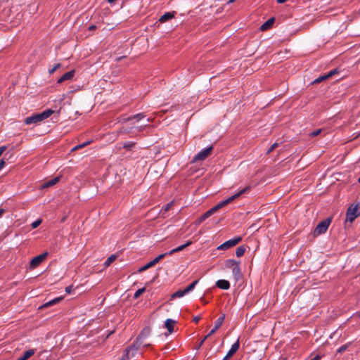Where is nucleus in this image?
I'll use <instances>...</instances> for the list:
<instances>
[{
    "label": "nucleus",
    "mask_w": 360,
    "mask_h": 360,
    "mask_svg": "<svg viewBox=\"0 0 360 360\" xmlns=\"http://www.w3.org/2000/svg\"><path fill=\"white\" fill-rule=\"evenodd\" d=\"M249 189L248 187H246L243 189H242L238 193H236L235 195L231 196L230 198L226 199L224 201L220 202L217 205L205 212L200 218H198L195 221V224L199 225L204 220L210 217L211 215H212L214 213H215L217 211H218L219 209L222 208L223 207L227 205L230 202H233L234 200L238 198L239 196H240L242 194L245 193Z\"/></svg>",
    "instance_id": "obj_1"
},
{
    "label": "nucleus",
    "mask_w": 360,
    "mask_h": 360,
    "mask_svg": "<svg viewBox=\"0 0 360 360\" xmlns=\"http://www.w3.org/2000/svg\"><path fill=\"white\" fill-rule=\"evenodd\" d=\"M53 113V110L49 109L41 113L33 114L24 120L26 124H37L49 117Z\"/></svg>",
    "instance_id": "obj_2"
},
{
    "label": "nucleus",
    "mask_w": 360,
    "mask_h": 360,
    "mask_svg": "<svg viewBox=\"0 0 360 360\" xmlns=\"http://www.w3.org/2000/svg\"><path fill=\"white\" fill-rule=\"evenodd\" d=\"M151 332V329L150 327H145L139 335L137 337L136 341L133 343L131 346H133L135 349H139L141 345L143 344L144 346L148 347L150 345L149 343H144V339L149 337Z\"/></svg>",
    "instance_id": "obj_3"
},
{
    "label": "nucleus",
    "mask_w": 360,
    "mask_h": 360,
    "mask_svg": "<svg viewBox=\"0 0 360 360\" xmlns=\"http://www.w3.org/2000/svg\"><path fill=\"white\" fill-rule=\"evenodd\" d=\"M360 215V206L359 205H352L347 211L346 222L350 223Z\"/></svg>",
    "instance_id": "obj_4"
},
{
    "label": "nucleus",
    "mask_w": 360,
    "mask_h": 360,
    "mask_svg": "<svg viewBox=\"0 0 360 360\" xmlns=\"http://www.w3.org/2000/svg\"><path fill=\"white\" fill-rule=\"evenodd\" d=\"M213 146H209L208 148L202 150L199 153H198L193 159L192 162H197L198 161H202L208 158L212 153Z\"/></svg>",
    "instance_id": "obj_5"
},
{
    "label": "nucleus",
    "mask_w": 360,
    "mask_h": 360,
    "mask_svg": "<svg viewBox=\"0 0 360 360\" xmlns=\"http://www.w3.org/2000/svg\"><path fill=\"white\" fill-rule=\"evenodd\" d=\"M331 219L330 218H327L325 220L321 221L316 227L314 230V235L318 236L324 233L327 231Z\"/></svg>",
    "instance_id": "obj_6"
},
{
    "label": "nucleus",
    "mask_w": 360,
    "mask_h": 360,
    "mask_svg": "<svg viewBox=\"0 0 360 360\" xmlns=\"http://www.w3.org/2000/svg\"><path fill=\"white\" fill-rule=\"evenodd\" d=\"M47 255H48V252H45L34 257L30 263V269H35L39 265H40L45 260Z\"/></svg>",
    "instance_id": "obj_7"
},
{
    "label": "nucleus",
    "mask_w": 360,
    "mask_h": 360,
    "mask_svg": "<svg viewBox=\"0 0 360 360\" xmlns=\"http://www.w3.org/2000/svg\"><path fill=\"white\" fill-rule=\"evenodd\" d=\"M241 240H242V238L240 236L234 238L233 239L226 241L225 243H224L223 244L219 245L217 249L218 250H228L229 248L236 245L238 243L240 242Z\"/></svg>",
    "instance_id": "obj_8"
},
{
    "label": "nucleus",
    "mask_w": 360,
    "mask_h": 360,
    "mask_svg": "<svg viewBox=\"0 0 360 360\" xmlns=\"http://www.w3.org/2000/svg\"><path fill=\"white\" fill-rule=\"evenodd\" d=\"M145 117H146L145 113L141 112V113H138L133 116H130V117H123L120 119V122H121L122 123H124V122H127L129 121H132V120L139 122V121L141 120L142 119H143Z\"/></svg>",
    "instance_id": "obj_9"
},
{
    "label": "nucleus",
    "mask_w": 360,
    "mask_h": 360,
    "mask_svg": "<svg viewBox=\"0 0 360 360\" xmlns=\"http://www.w3.org/2000/svg\"><path fill=\"white\" fill-rule=\"evenodd\" d=\"M240 342L239 340H238L231 347L230 350L228 352L226 356L223 359V360H228L230 359L239 349Z\"/></svg>",
    "instance_id": "obj_10"
},
{
    "label": "nucleus",
    "mask_w": 360,
    "mask_h": 360,
    "mask_svg": "<svg viewBox=\"0 0 360 360\" xmlns=\"http://www.w3.org/2000/svg\"><path fill=\"white\" fill-rule=\"evenodd\" d=\"M175 14V11L167 12L162 15L156 22H165L166 21L171 20L174 18Z\"/></svg>",
    "instance_id": "obj_11"
},
{
    "label": "nucleus",
    "mask_w": 360,
    "mask_h": 360,
    "mask_svg": "<svg viewBox=\"0 0 360 360\" xmlns=\"http://www.w3.org/2000/svg\"><path fill=\"white\" fill-rule=\"evenodd\" d=\"M225 319V315L222 314L214 323V327L211 331L207 334V336H211L213 335L218 328L222 325L223 321Z\"/></svg>",
    "instance_id": "obj_12"
},
{
    "label": "nucleus",
    "mask_w": 360,
    "mask_h": 360,
    "mask_svg": "<svg viewBox=\"0 0 360 360\" xmlns=\"http://www.w3.org/2000/svg\"><path fill=\"white\" fill-rule=\"evenodd\" d=\"M63 299V297H56L49 302H47L46 303H45L44 304L41 305V307H39V309H44V308H47V307H51L57 303H58L59 302H60Z\"/></svg>",
    "instance_id": "obj_13"
},
{
    "label": "nucleus",
    "mask_w": 360,
    "mask_h": 360,
    "mask_svg": "<svg viewBox=\"0 0 360 360\" xmlns=\"http://www.w3.org/2000/svg\"><path fill=\"white\" fill-rule=\"evenodd\" d=\"M216 285L221 289L228 290L230 288V283L228 281L221 279L216 282Z\"/></svg>",
    "instance_id": "obj_14"
},
{
    "label": "nucleus",
    "mask_w": 360,
    "mask_h": 360,
    "mask_svg": "<svg viewBox=\"0 0 360 360\" xmlns=\"http://www.w3.org/2000/svg\"><path fill=\"white\" fill-rule=\"evenodd\" d=\"M74 74H75V72L74 70H71L68 72H66L65 74H64L61 77H60L58 80V83H62L65 81H67V80H70L73 76H74Z\"/></svg>",
    "instance_id": "obj_15"
},
{
    "label": "nucleus",
    "mask_w": 360,
    "mask_h": 360,
    "mask_svg": "<svg viewBox=\"0 0 360 360\" xmlns=\"http://www.w3.org/2000/svg\"><path fill=\"white\" fill-rule=\"evenodd\" d=\"M192 243L191 241H188L186 243H185L184 245H180L179 247H177L176 248H174L172 250H170L169 252H168V255H171L175 252H180L183 250H184L186 248H187L188 246L191 245Z\"/></svg>",
    "instance_id": "obj_16"
},
{
    "label": "nucleus",
    "mask_w": 360,
    "mask_h": 360,
    "mask_svg": "<svg viewBox=\"0 0 360 360\" xmlns=\"http://www.w3.org/2000/svg\"><path fill=\"white\" fill-rule=\"evenodd\" d=\"M175 324V321L168 319L165 322V326L167 329L169 333H172L174 330V326Z\"/></svg>",
    "instance_id": "obj_17"
},
{
    "label": "nucleus",
    "mask_w": 360,
    "mask_h": 360,
    "mask_svg": "<svg viewBox=\"0 0 360 360\" xmlns=\"http://www.w3.org/2000/svg\"><path fill=\"white\" fill-rule=\"evenodd\" d=\"M35 353V349H32L30 350L26 351L24 354L18 359V360H27L29 358H30Z\"/></svg>",
    "instance_id": "obj_18"
},
{
    "label": "nucleus",
    "mask_w": 360,
    "mask_h": 360,
    "mask_svg": "<svg viewBox=\"0 0 360 360\" xmlns=\"http://www.w3.org/2000/svg\"><path fill=\"white\" fill-rule=\"evenodd\" d=\"M232 274L236 280H238L241 276L239 263L237 265H235V266H233V268L232 269Z\"/></svg>",
    "instance_id": "obj_19"
},
{
    "label": "nucleus",
    "mask_w": 360,
    "mask_h": 360,
    "mask_svg": "<svg viewBox=\"0 0 360 360\" xmlns=\"http://www.w3.org/2000/svg\"><path fill=\"white\" fill-rule=\"evenodd\" d=\"M59 181V177H56L50 181H46V183H44L41 188H49V187H51L55 184H56Z\"/></svg>",
    "instance_id": "obj_20"
},
{
    "label": "nucleus",
    "mask_w": 360,
    "mask_h": 360,
    "mask_svg": "<svg viewBox=\"0 0 360 360\" xmlns=\"http://www.w3.org/2000/svg\"><path fill=\"white\" fill-rule=\"evenodd\" d=\"M239 262H236L234 259H227L225 261L224 266L227 269H233L235 265H237Z\"/></svg>",
    "instance_id": "obj_21"
},
{
    "label": "nucleus",
    "mask_w": 360,
    "mask_h": 360,
    "mask_svg": "<svg viewBox=\"0 0 360 360\" xmlns=\"http://www.w3.org/2000/svg\"><path fill=\"white\" fill-rule=\"evenodd\" d=\"M186 294H187V292H186L185 289L184 290H179L176 291V292H174V294L172 295L171 299L173 300V299H175L176 297H182Z\"/></svg>",
    "instance_id": "obj_22"
},
{
    "label": "nucleus",
    "mask_w": 360,
    "mask_h": 360,
    "mask_svg": "<svg viewBox=\"0 0 360 360\" xmlns=\"http://www.w3.org/2000/svg\"><path fill=\"white\" fill-rule=\"evenodd\" d=\"M245 252V247L241 245L236 248V255L237 257H240L244 255Z\"/></svg>",
    "instance_id": "obj_23"
},
{
    "label": "nucleus",
    "mask_w": 360,
    "mask_h": 360,
    "mask_svg": "<svg viewBox=\"0 0 360 360\" xmlns=\"http://www.w3.org/2000/svg\"><path fill=\"white\" fill-rule=\"evenodd\" d=\"M168 255V252H165L163 254L160 255L157 257H155L153 260H152L154 265H155L157 263H158L162 259L165 258Z\"/></svg>",
    "instance_id": "obj_24"
},
{
    "label": "nucleus",
    "mask_w": 360,
    "mask_h": 360,
    "mask_svg": "<svg viewBox=\"0 0 360 360\" xmlns=\"http://www.w3.org/2000/svg\"><path fill=\"white\" fill-rule=\"evenodd\" d=\"M134 129L133 127H122L120 129V133L128 134L131 133L132 129Z\"/></svg>",
    "instance_id": "obj_25"
},
{
    "label": "nucleus",
    "mask_w": 360,
    "mask_h": 360,
    "mask_svg": "<svg viewBox=\"0 0 360 360\" xmlns=\"http://www.w3.org/2000/svg\"><path fill=\"white\" fill-rule=\"evenodd\" d=\"M198 280H196V281H193V283H191L189 285H188L185 288L186 292L188 293L190 291L193 290L194 289L195 286L196 285V284L198 283Z\"/></svg>",
    "instance_id": "obj_26"
},
{
    "label": "nucleus",
    "mask_w": 360,
    "mask_h": 360,
    "mask_svg": "<svg viewBox=\"0 0 360 360\" xmlns=\"http://www.w3.org/2000/svg\"><path fill=\"white\" fill-rule=\"evenodd\" d=\"M155 266L154 264L153 263V262H148V264H146V265H144L143 266L141 267L139 269V272H142L143 271H146L147 269H148L149 268Z\"/></svg>",
    "instance_id": "obj_27"
},
{
    "label": "nucleus",
    "mask_w": 360,
    "mask_h": 360,
    "mask_svg": "<svg viewBox=\"0 0 360 360\" xmlns=\"http://www.w3.org/2000/svg\"><path fill=\"white\" fill-rule=\"evenodd\" d=\"M90 143H91V141H86L82 144L77 145L72 149V151H75L77 150L81 149V148H84V146H86L87 145H89Z\"/></svg>",
    "instance_id": "obj_28"
},
{
    "label": "nucleus",
    "mask_w": 360,
    "mask_h": 360,
    "mask_svg": "<svg viewBox=\"0 0 360 360\" xmlns=\"http://www.w3.org/2000/svg\"><path fill=\"white\" fill-rule=\"evenodd\" d=\"M328 79V77H327V75H322L319 77H318L317 79H316L314 82H313V84H318V83H320L323 80H326Z\"/></svg>",
    "instance_id": "obj_29"
},
{
    "label": "nucleus",
    "mask_w": 360,
    "mask_h": 360,
    "mask_svg": "<svg viewBox=\"0 0 360 360\" xmlns=\"http://www.w3.org/2000/svg\"><path fill=\"white\" fill-rule=\"evenodd\" d=\"M116 257L115 255H111L108 258V259L105 262V265L108 266L112 262L115 261Z\"/></svg>",
    "instance_id": "obj_30"
},
{
    "label": "nucleus",
    "mask_w": 360,
    "mask_h": 360,
    "mask_svg": "<svg viewBox=\"0 0 360 360\" xmlns=\"http://www.w3.org/2000/svg\"><path fill=\"white\" fill-rule=\"evenodd\" d=\"M273 24H262L259 30L262 32L269 30L272 27Z\"/></svg>",
    "instance_id": "obj_31"
},
{
    "label": "nucleus",
    "mask_w": 360,
    "mask_h": 360,
    "mask_svg": "<svg viewBox=\"0 0 360 360\" xmlns=\"http://www.w3.org/2000/svg\"><path fill=\"white\" fill-rule=\"evenodd\" d=\"M135 145L134 142H129V143H124L123 145V148L129 150L131 149L132 147H134Z\"/></svg>",
    "instance_id": "obj_32"
},
{
    "label": "nucleus",
    "mask_w": 360,
    "mask_h": 360,
    "mask_svg": "<svg viewBox=\"0 0 360 360\" xmlns=\"http://www.w3.org/2000/svg\"><path fill=\"white\" fill-rule=\"evenodd\" d=\"M146 291L145 288H142L141 289H139L134 294V298H138L142 293H143Z\"/></svg>",
    "instance_id": "obj_33"
},
{
    "label": "nucleus",
    "mask_w": 360,
    "mask_h": 360,
    "mask_svg": "<svg viewBox=\"0 0 360 360\" xmlns=\"http://www.w3.org/2000/svg\"><path fill=\"white\" fill-rule=\"evenodd\" d=\"M41 219H39L37 220H36L35 221L32 222L31 226H32V229H36L37 228L41 223Z\"/></svg>",
    "instance_id": "obj_34"
},
{
    "label": "nucleus",
    "mask_w": 360,
    "mask_h": 360,
    "mask_svg": "<svg viewBox=\"0 0 360 360\" xmlns=\"http://www.w3.org/2000/svg\"><path fill=\"white\" fill-rule=\"evenodd\" d=\"M321 131H322V130H321V129H316V130L313 131H312V132H311L309 135V136H311V137H314V136H318L319 134H321Z\"/></svg>",
    "instance_id": "obj_35"
},
{
    "label": "nucleus",
    "mask_w": 360,
    "mask_h": 360,
    "mask_svg": "<svg viewBox=\"0 0 360 360\" xmlns=\"http://www.w3.org/2000/svg\"><path fill=\"white\" fill-rule=\"evenodd\" d=\"M338 72V69H334L331 71H330L327 75L328 78H330L333 75H336Z\"/></svg>",
    "instance_id": "obj_36"
},
{
    "label": "nucleus",
    "mask_w": 360,
    "mask_h": 360,
    "mask_svg": "<svg viewBox=\"0 0 360 360\" xmlns=\"http://www.w3.org/2000/svg\"><path fill=\"white\" fill-rule=\"evenodd\" d=\"M278 146V143H274L270 148L267 150L266 153L269 154L271 152H272L274 150H275Z\"/></svg>",
    "instance_id": "obj_37"
},
{
    "label": "nucleus",
    "mask_w": 360,
    "mask_h": 360,
    "mask_svg": "<svg viewBox=\"0 0 360 360\" xmlns=\"http://www.w3.org/2000/svg\"><path fill=\"white\" fill-rule=\"evenodd\" d=\"M348 347V345H342V347H340L338 349V353H342L344 352L345 351L347 350Z\"/></svg>",
    "instance_id": "obj_38"
},
{
    "label": "nucleus",
    "mask_w": 360,
    "mask_h": 360,
    "mask_svg": "<svg viewBox=\"0 0 360 360\" xmlns=\"http://www.w3.org/2000/svg\"><path fill=\"white\" fill-rule=\"evenodd\" d=\"M61 66L60 63L56 64L52 69L49 70V73L52 74L58 68H59Z\"/></svg>",
    "instance_id": "obj_39"
},
{
    "label": "nucleus",
    "mask_w": 360,
    "mask_h": 360,
    "mask_svg": "<svg viewBox=\"0 0 360 360\" xmlns=\"http://www.w3.org/2000/svg\"><path fill=\"white\" fill-rule=\"evenodd\" d=\"M148 127V124H146V125H141V126H139V127H136V129H137L138 131H143L144 129H146V128Z\"/></svg>",
    "instance_id": "obj_40"
},
{
    "label": "nucleus",
    "mask_w": 360,
    "mask_h": 360,
    "mask_svg": "<svg viewBox=\"0 0 360 360\" xmlns=\"http://www.w3.org/2000/svg\"><path fill=\"white\" fill-rule=\"evenodd\" d=\"M96 29V26L94 25H91V26H89L88 27V30L89 32H93L94 30H95Z\"/></svg>",
    "instance_id": "obj_41"
},
{
    "label": "nucleus",
    "mask_w": 360,
    "mask_h": 360,
    "mask_svg": "<svg viewBox=\"0 0 360 360\" xmlns=\"http://www.w3.org/2000/svg\"><path fill=\"white\" fill-rule=\"evenodd\" d=\"M6 150V146H3L0 147V156L2 155V153Z\"/></svg>",
    "instance_id": "obj_42"
},
{
    "label": "nucleus",
    "mask_w": 360,
    "mask_h": 360,
    "mask_svg": "<svg viewBox=\"0 0 360 360\" xmlns=\"http://www.w3.org/2000/svg\"><path fill=\"white\" fill-rule=\"evenodd\" d=\"M72 287L71 285L66 287V288H65V292H66L67 293H68V294L71 293V292H72Z\"/></svg>",
    "instance_id": "obj_43"
},
{
    "label": "nucleus",
    "mask_w": 360,
    "mask_h": 360,
    "mask_svg": "<svg viewBox=\"0 0 360 360\" xmlns=\"http://www.w3.org/2000/svg\"><path fill=\"white\" fill-rule=\"evenodd\" d=\"M275 18L274 17H271L270 18H269L267 20L265 21V22H275Z\"/></svg>",
    "instance_id": "obj_44"
},
{
    "label": "nucleus",
    "mask_w": 360,
    "mask_h": 360,
    "mask_svg": "<svg viewBox=\"0 0 360 360\" xmlns=\"http://www.w3.org/2000/svg\"><path fill=\"white\" fill-rule=\"evenodd\" d=\"M5 165V161L4 160H0V170L3 169Z\"/></svg>",
    "instance_id": "obj_45"
},
{
    "label": "nucleus",
    "mask_w": 360,
    "mask_h": 360,
    "mask_svg": "<svg viewBox=\"0 0 360 360\" xmlns=\"http://www.w3.org/2000/svg\"><path fill=\"white\" fill-rule=\"evenodd\" d=\"M172 202H170L167 204L165 207V211H168L170 209V207L172 206Z\"/></svg>",
    "instance_id": "obj_46"
},
{
    "label": "nucleus",
    "mask_w": 360,
    "mask_h": 360,
    "mask_svg": "<svg viewBox=\"0 0 360 360\" xmlns=\"http://www.w3.org/2000/svg\"><path fill=\"white\" fill-rule=\"evenodd\" d=\"M321 356L319 354H316L315 356H314L311 360H320Z\"/></svg>",
    "instance_id": "obj_47"
},
{
    "label": "nucleus",
    "mask_w": 360,
    "mask_h": 360,
    "mask_svg": "<svg viewBox=\"0 0 360 360\" xmlns=\"http://www.w3.org/2000/svg\"><path fill=\"white\" fill-rule=\"evenodd\" d=\"M200 320V316H195L193 318V321H195V323H198Z\"/></svg>",
    "instance_id": "obj_48"
},
{
    "label": "nucleus",
    "mask_w": 360,
    "mask_h": 360,
    "mask_svg": "<svg viewBox=\"0 0 360 360\" xmlns=\"http://www.w3.org/2000/svg\"><path fill=\"white\" fill-rule=\"evenodd\" d=\"M209 336H207V335L202 340V341H200V346H201L203 342L205 341V340L208 338Z\"/></svg>",
    "instance_id": "obj_49"
},
{
    "label": "nucleus",
    "mask_w": 360,
    "mask_h": 360,
    "mask_svg": "<svg viewBox=\"0 0 360 360\" xmlns=\"http://www.w3.org/2000/svg\"><path fill=\"white\" fill-rule=\"evenodd\" d=\"M5 213V210L0 208V217Z\"/></svg>",
    "instance_id": "obj_50"
},
{
    "label": "nucleus",
    "mask_w": 360,
    "mask_h": 360,
    "mask_svg": "<svg viewBox=\"0 0 360 360\" xmlns=\"http://www.w3.org/2000/svg\"><path fill=\"white\" fill-rule=\"evenodd\" d=\"M288 0H277V2L278 4H283L285 3V1H287Z\"/></svg>",
    "instance_id": "obj_51"
},
{
    "label": "nucleus",
    "mask_w": 360,
    "mask_h": 360,
    "mask_svg": "<svg viewBox=\"0 0 360 360\" xmlns=\"http://www.w3.org/2000/svg\"><path fill=\"white\" fill-rule=\"evenodd\" d=\"M236 0H229L228 3L229 4H231V3H233Z\"/></svg>",
    "instance_id": "obj_52"
},
{
    "label": "nucleus",
    "mask_w": 360,
    "mask_h": 360,
    "mask_svg": "<svg viewBox=\"0 0 360 360\" xmlns=\"http://www.w3.org/2000/svg\"><path fill=\"white\" fill-rule=\"evenodd\" d=\"M109 3H113L115 0H108Z\"/></svg>",
    "instance_id": "obj_53"
},
{
    "label": "nucleus",
    "mask_w": 360,
    "mask_h": 360,
    "mask_svg": "<svg viewBox=\"0 0 360 360\" xmlns=\"http://www.w3.org/2000/svg\"><path fill=\"white\" fill-rule=\"evenodd\" d=\"M152 120H152L151 118H148V119H147V121H148V122H150V121H152Z\"/></svg>",
    "instance_id": "obj_54"
},
{
    "label": "nucleus",
    "mask_w": 360,
    "mask_h": 360,
    "mask_svg": "<svg viewBox=\"0 0 360 360\" xmlns=\"http://www.w3.org/2000/svg\"><path fill=\"white\" fill-rule=\"evenodd\" d=\"M65 220V217H63L61 221H64Z\"/></svg>",
    "instance_id": "obj_55"
},
{
    "label": "nucleus",
    "mask_w": 360,
    "mask_h": 360,
    "mask_svg": "<svg viewBox=\"0 0 360 360\" xmlns=\"http://www.w3.org/2000/svg\"><path fill=\"white\" fill-rule=\"evenodd\" d=\"M358 181L360 183V176H359V178L358 179Z\"/></svg>",
    "instance_id": "obj_56"
}]
</instances>
